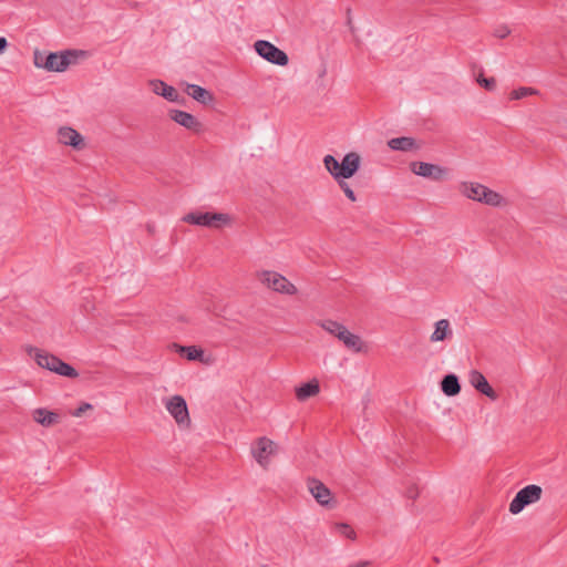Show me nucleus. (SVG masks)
I'll return each instance as SVG.
<instances>
[{
    "instance_id": "obj_1",
    "label": "nucleus",
    "mask_w": 567,
    "mask_h": 567,
    "mask_svg": "<svg viewBox=\"0 0 567 567\" xmlns=\"http://www.w3.org/2000/svg\"><path fill=\"white\" fill-rule=\"evenodd\" d=\"M80 53L82 54L83 52L80 51ZM78 55L79 51L75 50H66L60 53L51 52L45 55L44 62H39L41 52L35 50L33 62L37 68H42L50 72H63L70 64L75 62Z\"/></svg>"
},
{
    "instance_id": "obj_2",
    "label": "nucleus",
    "mask_w": 567,
    "mask_h": 567,
    "mask_svg": "<svg viewBox=\"0 0 567 567\" xmlns=\"http://www.w3.org/2000/svg\"><path fill=\"white\" fill-rule=\"evenodd\" d=\"M256 277L264 286L275 292L287 296H295L298 292L297 287L277 271L262 270L257 272Z\"/></svg>"
},
{
    "instance_id": "obj_3",
    "label": "nucleus",
    "mask_w": 567,
    "mask_h": 567,
    "mask_svg": "<svg viewBox=\"0 0 567 567\" xmlns=\"http://www.w3.org/2000/svg\"><path fill=\"white\" fill-rule=\"evenodd\" d=\"M461 192L470 199L491 206H498L502 202V196L498 193L478 183H462Z\"/></svg>"
},
{
    "instance_id": "obj_4",
    "label": "nucleus",
    "mask_w": 567,
    "mask_h": 567,
    "mask_svg": "<svg viewBox=\"0 0 567 567\" xmlns=\"http://www.w3.org/2000/svg\"><path fill=\"white\" fill-rule=\"evenodd\" d=\"M182 220L190 225L205 226L216 229L221 228L225 225H229L231 221L228 214L200 212H190L186 214Z\"/></svg>"
},
{
    "instance_id": "obj_5",
    "label": "nucleus",
    "mask_w": 567,
    "mask_h": 567,
    "mask_svg": "<svg viewBox=\"0 0 567 567\" xmlns=\"http://www.w3.org/2000/svg\"><path fill=\"white\" fill-rule=\"evenodd\" d=\"M543 489L540 486L532 484L517 492L509 504V512L514 515L520 513L525 506L538 502L542 497Z\"/></svg>"
},
{
    "instance_id": "obj_6",
    "label": "nucleus",
    "mask_w": 567,
    "mask_h": 567,
    "mask_svg": "<svg viewBox=\"0 0 567 567\" xmlns=\"http://www.w3.org/2000/svg\"><path fill=\"white\" fill-rule=\"evenodd\" d=\"M276 453L277 444L266 436L257 439L251 447L254 458L265 470L268 468L270 464V456Z\"/></svg>"
},
{
    "instance_id": "obj_7",
    "label": "nucleus",
    "mask_w": 567,
    "mask_h": 567,
    "mask_svg": "<svg viewBox=\"0 0 567 567\" xmlns=\"http://www.w3.org/2000/svg\"><path fill=\"white\" fill-rule=\"evenodd\" d=\"M254 48L261 58L272 64L285 66L289 62L288 55L268 41L258 40L255 42Z\"/></svg>"
},
{
    "instance_id": "obj_8",
    "label": "nucleus",
    "mask_w": 567,
    "mask_h": 567,
    "mask_svg": "<svg viewBox=\"0 0 567 567\" xmlns=\"http://www.w3.org/2000/svg\"><path fill=\"white\" fill-rule=\"evenodd\" d=\"M410 169L417 176L430 178L436 182L443 181L449 174V169L446 167L426 162H411Z\"/></svg>"
},
{
    "instance_id": "obj_9",
    "label": "nucleus",
    "mask_w": 567,
    "mask_h": 567,
    "mask_svg": "<svg viewBox=\"0 0 567 567\" xmlns=\"http://www.w3.org/2000/svg\"><path fill=\"white\" fill-rule=\"evenodd\" d=\"M307 487L313 498L321 506L333 507L336 505V501L332 497L331 491L319 480L317 478H308Z\"/></svg>"
},
{
    "instance_id": "obj_10",
    "label": "nucleus",
    "mask_w": 567,
    "mask_h": 567,
    "mask_svg": "<svg viewBox=\"0 0 567 567\" xmlns=\"http://www.w3.org/2000/svg\"><path fill=\"white\" fill-rule=\"evenodd\" d=\"M167 411L178 424H188L189 414L186 401L181 395H174L165 403Z\"/></svg>"
},
{
    "instance_id": "obj_11",
    "label": "nucleus",
    "mask_w": 567,
    "mask_h": 567,
    "mask_svg": "<svg viewBox=\"0 0 567 567\" xmlns=\"http://www.w3.org/2000/svg\"><path fill=\"white\" fill-rule=\"evenodd\" d=\"M169 117L181 126L194 133H200L203 131V124L190 113L181 110H171Z\"/></svg>"
},
{
    "instance_id": "obj_12",
    "label": "nucleus",
    "mask_w": 567,
    "mask_h": 567,
    "mask_svg": "<svg viewBox=\"0 0 567 567\" xmlns=\"http://www.w3.org/2000/svg\"><path fill=\"white\" fill-rule=\"evenodd\" d=\"M468 381L471 385L482 394L486 395L491 400L497 399V393L495 390L489 385L484 374L477 370H472L468 373Z\"/></svg>"
},
{
    "instance_id": "obj_13",
    "label": "nucleus",
    "mask_w": 567,
    "mask_h": 567,
    "mask_svg": "<svg viewBox=\"0 0 567 567\" xmlns=\"http://www.w3.org/2000/svg\"><path fill=\"white\" fill-rule=\"evenodd\" d=\"M361 158L355 152H350L344 155L340 164L338 175L340 178H351L360 168Z\"/></svg>"
},
{
    "instance_id": "obj_14",
    "label": "nucleus",
    "mask_w": 567,
    "mask_h": 567,
    "mask_svg": "<svg viewBox=\"0 0 567 567\" xmlns=\"http://www.w3.org/2000/svg\"><path fill=\"white\" fill-rule=\"evenodd\" d=\"M59 142L64 145H70L74 148L83 146V138L74 128L65 126L61 127L58 132Z\"/></svg>"
},
{
    "instance_id": "obj_15",
    "label": "nucleus",
    "mask_w": 567,
    "mask_h": 567,
    "mask_svg": "<svg viewBox=\"0 0 567 567\" xmlns=\"http://www.w3.org/2000/svg\"><path fill=\"white\" fill-rule=\"evenodd\" d=\"M33 420L44 427H50L59 423L60 415L44 408H38L32 412Z\"/></svg>"
},
{
    "instance_id": "obj_16",
    "label": "nucleus",
    "mask_w": 567,
    "mask_h": 567,
    "mask_svg": "<svg viewBox=\"0 0 567 567\" xmlns=\"http://www.w3.org/2000/svg\"><path fill=\"white\" fill-rule=\"evenodd\" d=\"M32 352H34V359L38 365L52 372L55 371L56 362L60 358L37 348H30L29 353L31 354Z\"/></svg>"
},
{
    "instance_id": "obj_17",
    "label": "nucleus",
    "mask_w": 567,
    "mask_h": 567,
    "mask_svg": "<svg viewBox=\"0 0 567 567\" xmlns=\"http://www.w3.org/2000/svg\"><path fill=\"white\" fill-rule=\"evenodd\" d=\"M151 86L153 89V92L162 95L169 102H177L179 94L177 90L171 85H167L165 82L161 80H154L151 81Z\"/></svg>"
},
{
    "instance_id": "obj_18",
    "label": "nucleus",
    "mask_w": 567,
    "mask_h": 567,
    "mask_svg": "<svg viewBox=\"0 0 567 567\" xmlns=\"http://www.w3.org/2000/svg\"><path fill=\"white\" fill-rule=\"evenodd\" d=\"M186 93L195 101L204 105H207L214 101V95L209 91L196 84H188L186 87Z\"/></svg>"
},
{
    "instance_id": "obj_19",
    "label": "nucleus",
    "mask_w": 567,
    "mask_h": 567,
    "mask_svg": "<svg viewBox=\"0 0 567 567\" xmlns=\"http://www.w3.org/2000/svg\"><path fill=\"white\" fill-rule=\"evenodd\" d=\"M453 331L451 329L450 321L447 319H441L435 323V329L430 337L432 342L444 341L451 338Z\"/></svg>"
},
{
    "instance_id": "obj_20",
    "label": "nucleus",
    "mask_w": 567,
    "mask_h": 567,
    "mask_svg": "<svg viewBox=\"0 0 567 567\" xmlns=\"http://www.w3.org/2000/svg\"><path fill=\"white\" fill-rule=\"evenodd\" d=\"M441 390L447 396H455L461 392L458 378L453 374H446L441 381Z\"/></svg>"
},
{
    "instance_id": "obj_21",
    "label": "nucleus",
    "mask_w": 567,
    "mask_h": 567,
    "mask_svg": "<svg viewBox=\"0 0 567 567\" xmlns=\"http://www.w3.org/2000/svg\"><path fill=\"white\" fill-rule=\"evenodd\" d=\"M319 392V382L317 380H312L296 388V398L299 401H306L309 398L317 395Z\"/></svg>"
},
{
    "instance_id": "obj_22",
    "label": "nucleus",
    "mask_w": 567,
    "mask_h": 567,
    "mask_svg": "<svg viewBox=\"0 0 567 567\" xmlns=\"http://www.w3.org/2000/svg\"><path fill=\"white\" fill-rule=\"evenodd\" d=\"M388 145L393 151L409 152L419 148L413 137L402 136L395 137L388 142Z\"/></svg>"
},
{
    "instance_id": "obj_23",
    "label": "nucleus",
    "mask_w": 567,
    "mask_h": 567,
    "mask_svg": "<svg viewBox=\"0 0 567 567\" xmlns=\"http://www.w3.org/2000/svg\"><path fill=\"white\" fill-rule=\"evenodd\" d=\"M175 347L177 348V351L181 353V354H185V357L188 359V360H202V357L204 354V351L199 348H196L195 346H177L175 344Z\"/></svg>"
},
{
    "instance_id": "obj_24",
    "label": "nucleus",
    "mask_w": 567,
    "mask_h": 567,
    "mask_svg": "<svg viewBox=\"0 0 567 567\" xmlns=\"http://www.w3.org/2000/svg\"><path fill=\"white\" fill-rule=\"evenodd\" d=\"M54 373L70 379H75L79 377V372L72 365L62 361L61 359H59V361L56 362Z\"/></svg>"
},
{
    "instance_id": "obj_25",
    "label": "nucleus",
    "mask_w": 567,
    "mask_h": 567,
    "mask_svg": "<svg viewBox=\"0 0 567 567\" xmlns=\"http://www.w3.org/2000/svg\"><path fill=\"white\" fill-rule=\"evenodd\" d=\"M323 164L326 169L331 174V176L337 181L340 178L338 172L340 171V164L332 155H326L323 158Z\"/></svg>"
},
{
    "instance_id": "obj_26",
    "label": "nucleus",
    "mask_w": 567,
    "mask_h": 567,
    "mask_svg": "<svg viewBox=\"0 0 567 567\" xmlns=\"http://www.w3.org/2000/svg\"><path fill=\"white\" fill-rule=\"evenodd\" d=\"M343 344L353 350L354 352H362L364 348V343L361 338L357 334L350 333L348 338L343 341Z\"/></svg>"
},
{
    "instance_id": "obj_27",
    "label": "nucleus",
    "mask_w": 567,
    "mask_h": 567,
    "mask_svg": "<svg viewBox=\"0 0 567 567\" xmlns=\"http://www.w3.org/2000/svg\"><path fill=\"white\" fill-rule=\"evenodd\" d=\"M318 324L323 329L326 330L327 332H329L330 334L337 337L338 336V331H340L343 327V324L334 321V320H320L318 322Z\"/></svg>"
},
{
    "instance_id": "obj_28",
    "label": "nucleus",
    "mask_w": 567,
    "mask_h": 567,
    "mask_svg": "<svg viewBox=\"0 0 567 567\" xmlns=\"http://www.w3.org/2000/svg\"><path fill=\"white\" fill-rule=\"evenodd\" d=\"M476 82L487 91H494L496 87V81L494 78H485L483 70L476 75Z\"/></svg>"
},
{
    "instance_id": "obj_29",
    "label": "nucleus",
    "mask_w": 567,
    "mask_h": 567,
    "mask_svg": "<svg viewBox=\"0 0 567 567\" xmlns=\"http://www.w3.org/2000/svg\"><path fill=\"white\" fill-rule=\"evenodd\" d=\"M537 94V91L533 87H518L516 90H513L509 94L511 100H520L528 95Z\"/></svg>"
},
{
    "instance_id": "obj_30",
    "label": "nucleus",
    "mask_w": 567,
    "mask_h": 567,
    "mask_svg": "<svg viewBox=\"0 0 567 567\" xmlns=\"http://www.w3.org/2000/svg\"><path fill=\"white\" fill-rule=\"evenodd\" d=\"M346 179L347 178H339V179H337V183H338L339 187L343 190L344 195L351 202H355L357 196H355L354 192L352 190V188L350 187V184Z\"/></svg>"
},
{
    "instance_id": "obj_31",
    "label": "nucleus",
    "mask_w": 567,
    "mask_h": 567,
    "mask_svg": "<svg viewBox=\"0 0 567 567\" xmlns=\"http://www.w3.org/2000/svg\"><path fill=\"white\" fill-rule=\"evenodd\" d=\"M334 528L340 533L342 534L343 536L350 538V539H355L357 537V534L350 527V525L346 524V523H337L334 525Z\"/></svg>"
},
{
    "instance_id": "obj_32",
    "label": "nucleus",
    "mask_w": 567,
    "mask_h": 567,
    "mask_svg": "<svg viewBox=\"0 0 567 567\" xmlns=\"http://www.w3.org/2000/svg\"><path fill=\"white\" fill-rule=\"evenodd\" d=\"M511 33L507 25H499L494 30V35L499 39L506 38Z\"/></svg>"
},
{
    "instance_id": "obj_33",
    "label": "nucleus",
    "mask_w": 567,
    "mask_h": 567,
    "mask_svg": "<svg viewBox=\"0 0 567 567\" xmlns=\"http://www.w3.org/2000/svg\"><path fill=\"white\" fill-rule=\"evenodd\" d=\"M92 404L90 403H82L72 414L74 416H81L85 411L91 410Z\"/></svg>"
},
{
    "instance_id": "obj_34",
    "label": "nucleus",
    "mask_w": 567,
    "mask_h": 567,
    "mask_svg": "<svg viewBox=\"0 0 567 567\" xmlns=\"http://www.w3.org/2000/svg\"><path fill=\"white\" fill-rule=\"evenodd\" d=\"M405 495L408 498L415 499L419 495V489L415 485L406 488Z\"/></svg>"
},
{
    "instance_id": "obj_35",
    "label": "nucleus",
    "mask_w": 567,
    "mask_h": 567,
    "mask_svg": "<svg viewBox=\"0 0 567 567\" xmlns=\"http://www.w3.org/2000/svg\"><path fill=\"white\" fill-rule=\"evenodd\" d=\"M350 333L351 332L343 326L342 329L338 331L337 338L343 342Z\"/></svg>"
},
{
    "instance_id": "obj_36",
    "label": "nucleus",
    "mask_w": 567,
    "mask_h": 567,
    "mask_svg": "<svg viewBox=\"0 0 567 567\" xmlns=\"http://www.w3.org/2000/svg\"><path fill=\"white\" fill-rule=\"evenodd\" d=\"M8 47V42L6 38L0 37V53H2Z\"/></svg>"
},
{
    "instance_id": "obj_37",
    "label": "nucleus",
    "mask_w": 567,
    "mask_h": 567,
    "mask_svg": "<svg viewBox=\"0 0 567 567\" xmlns=\"http://www.w3.org/2000/svg\"><path fill=\"white\" fill-rule=\"evenodd\" d=\"M369 564H370L369 561H360V563L351 565L349 567H368Z\"/></svg>"
},
{
    "instance_id": "obj_38",
    "label": "nucleus",
    "mask_w": 567,
    "mask_h": 567,
    "mask_svg": "<svg viewBox=\"0 0 567 567\" xmlns=\"http://www.w3.org/2000/svg\"><path fill=\"white\" fill-rule=\"evenodd\" d=\"M44 59H45V56L41 53V56H40V61H39V62H44Z\"/></svg>"
}]
</instances>
